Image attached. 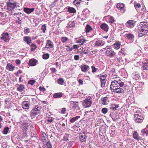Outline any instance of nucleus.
Returning <instances> with one entry per match:
<instances>
[{
  "instance_id": "nucleus-53",
  "label": "nucleus",
  "mask_w": 148,
  "mask_h": 148,
  "mask_svg": "<svg viewBox=\"0 0 148 148\" xmlns=\"http://www.w3.org/2000/svg\"><path fill=\"white\" fill-rule=\"evenodd\" d=\"M82 51L83 52H84V53H85V54H87L88 53V51H86V52H85V51H86V50L84 49L83 48V47H82Z\"/></svg>"
},
{
  "instance_id": "nucleus-54",
  "label": "nucleus",
  "mask_w": 148,
  "mask_h": 148,
  "mask_svg": "<svg viewBox=\"0 0 148 148\" xmlns=\"http://www.w3.org/2000/svg\"><path fill=\"white\" fill-rule=\"evenodd\" d=\"M78 105L77 104L75 103V104L74 106H73L72 108H75L77 107H78V109H79V107H78Z\"/></svg>"
},
{
  "instance_id": "nucleus-5",
  "label": "nucleus",
  "mask_w": 148,
  "mask_h": 148,
  "mask_svg": "<svg viewBox=\"0 0 148 148\" xmlns=\"http://www.w3.org/2000/svg\"><path fill=\"white\" fill-rule=\"evenodd\" d=\"M106 75L105 74L104 75H102L100 76V80L101 83V86L104 87L105 86V84L106 81Z\"/></svg>"
},
{
  "instance_id": "nucleus-61",
  "label": "nucleus",
  "mask_w": 148,
  "mask_h": 148,
  "mask_svg": "<svg viewBox=\"0 0 148 148\" xmlns=\"http://www.w3.org/2000/svg\"><path fill=\"white\" fill-rule=\"evenodd\" d=\"M51 71L54 73H55L56 72V69L55 68H51Z\"/></svg>"
},
{
  "instance_id": "nucleus-7",
  "label": "nucleus",
  "mask_w": 148,
  "mask_h": 148,
  "mask_svg": "<svg viewBox=\"0 0 148 148\" xmlns=\"http://www.w3.org/2000/svg\"><path fill=\"white\" fill-rule=\"evenodd\" d=\"M16 4L15 3H8L7 4V7L8 10H12L16 6Z\"/></svg>"
},
{
  "instance_id": "nucleus-63",
  "label": "nucleus",
  "mask_w": 148,
  "mask_h": 148,
  "mask_svg": "<svg viewBox=\"0 0 148 148\" xmlns=\"http://www.w3.org/2000/svg\"><path fill=\"white\" fill-rule=\"evenodd\" d=\"M113 55V54L112 53V51L110 53V55H108V56H109L111 57H112Z\"/></svg>"
},
{
  "instance_id": "nucleus-24",
  "label": "nucleus",
  "mask_w": 148,
  "mask_h": 148,
  "mask_svg": "<svg viewBox=\"0 0 148 148\" xmlns=\"http://www.w3.org/2000/svg\"><path fill=\"white\" fill-rule=\"evenodd\" d=\"M126 36L129 39H132L134 37V36L131 34H126Z\"/></svg>"
},
{
  "instance_id": "nucleus-59",
  "label": "nucleus",
  "mask_w": 148,
  "mask_h": 148,
  "mask_svg": "<svg viewBox=\"0 0 148 148\" xmlns=\"http://www.w3.org/2000/svg\"><path fill=\"white\" fill-rule=\"evenodd\" d=\"M37 108H35L33 109V110H35V111H37V112H39V111L38 110V109H37Z\"/></svg>"
},
{
  "instance_id": "nucleus-51",
  "label": "nucleus",
  "mask_w": 148,
  "mask_h": 148,
  "mask_svg": "<svg viewBox=\"0 0 148 148\" xmlns=\"http://www.w3.org/2000/svg\"><path fill=\"white\" fill-rule=\"evenodd\" d=\"M119 87H122L124 85V83L123 82H121L120 83L119 82Z\"/></svg>"
},
{
  "instance_id": "nucleus-4",
  "label": "nucleus",
  "mask_w": 148,
  "mask_h": 148,
  "mask_svg": "<svg viewBox=\"0 0 148 148\" xmlns=\"http://www.w3.org/2000/svg\"><path fill=\"white\" fill-rule=\"evenodd\" d=\"M143 119V117L138 114H136L134 115V119L136 123H139L142 122Z\"/></svg>"
},
{
  "instance_id": "nucleus-17",
  "label": "nucleus",
  "mask_w": 148,
  "mask_h": 148,
  "mask_svg": "<svg viewBox=\"0 0 148 148\" xmlns=\"http://www.w3.org/2000/svg\"><path fill=\"white\" fill-rule=\"evenodd\" d=\"M14 66L10 64H8L6 67L7 69L10 71H12L14 70Z\"/></svg>"
},
{
  "instance_id": "nucleus-34",
  "label": "nucleus",
  "mask_w": 148,
  "mask_h": 148,
  "mask_svg": "<svg viewBox=\"0 0 148 148\" xmlns=\"http://www.w3.org/2000/svg\"><path fill=\"white\" fill-rule=\"evenodd\" d=\"M143 69L144 70H148V63L147 62L145 63L143 67Z\"/></svg>"
},
{
  "instance_id": "nucleus-28",
  "label": "nucleus",
  "mask_w": 148,
  "mask_h": 148,
  "mask_svg": "<svg viewBox=\"0 0 148 148\" xmlns=\"http://www.w3.org/2000/svg\"><path fill=\"white\" fill-rule=\"evenodd\" d=\"M68 11L71 13H74L76 11L75 9L73 8L70 7L68 8Z\"/></svg>"
},
{
  "instance_id": "nucleus-22",
  "label": "nucleus",
  "mask_w": 148,
  "mask_h": 148,
  "mask_svg": "<svg viewBox=\"0 0 148 148\" xmlns=\"http://www.w3.org/2000/svg\"><path fill=\"white\" fill-rule=\"evenodd\" d=\"M24 40L25 41L27 42L28 44H29L30 43V42L31 41V40L29 37L26 36L24 38Z\"/></svg>"
},
{
  "instance_id": "nucleus-64",
  "label": "nucleus",
  "mask_w": 148,
  "mask_h": 148,
  "mask_svg": "<svg viewBox=\"0 0 148 148\" xmlns=\"http://www.w3.org/2000/svg\"><path fill=\"white\" fill-rule=\"evenodd\" d=\"M52 119H48L47 120V121L49 122H51L52 121Z\"/></svg>"
},
{
  "instance_id": "nucleus-23",
  "label": "nucleus",
  "mask_w": 148,
  "mask_h": 148,
  "mask_svg": "<svg viewBox=\"0 0 148 148\" xmlns=\"http://www.w3.org/2000/svg\"><path fill=\"white\" fill-rule=\"evenodd\" d=\"M25 87L24 86L22 85H20L17 88L18 90L20 92L23 91Z\"/></svg>"
},
{
  "instance_id": "nucleus-25",
  "label": "nucleus",
  "mask_w": 148,
  "mask_h": 148,
  "mask_svg": "<svg viewBox=\"0 0 148 148\" xmlns=\"http://www.w3.org/2000/svg\"><path fill=\"white\" fill-rule=\"evenodd\" d=\"M134 138L138 140H139L140 139L139 137L138 136V134L136 132H135L133 135Z\"/></svg>"
},
{
  "instance_id": "nucleus-47",
  "label": "nucleus",
  "mask_w": 148,
  "mask_h": 148,
  "mask_svg": "<svg viewBox=\"0 0 148 148\" xmlns=\"http://www.w3.org/2000/svg\"><path fill=\"white\" fill-rule=\"evenodd\" d=\"M29 32V29L27 28L24 30V32L25 34H27Z\"/></svg>"
},
{
  "instance_id": "nucleus-20",
  "label": "nucleus",
  "mask_w": 148,
  "mask_h": 148,
  "mask_svg": "<svg viewBox=\"0 0 148 148\" xmlns=\"http://www.w3.org/2000/svg\"><path fill=\"white\" fill-rule=\"evenodd\" d=\"M102 103L103 105H106L107 104L108 101V98L107 97H105L102 99Z\"/></svg>"
},
{
  "instance_id": "nucleus-19",
  "label": "nucleus",
  "mask_w": 148,
  "mask_h": 148,
  "mask_svg": "<svg viewBox=\"0 0 148 148\" xmlns=\"http://www.w3.org/2000/svg\"><path fill=\"white\" fill-rule=\"evenodd\" d=\"M86 40L84 39H82L78 40L77 41V43H80L81 44L79 45L80 46L81 45H84L83 44L86 43Z\"/></svg>"
},
{
  "instance_id": "nucleus-60",
  "label": "nucleus",
  "mask_w": 148,
  "mask_h": 148,
  "mask_svg": "<svg viewBox=\"0 0 148 148\" xmlns=\"http://www.w3.org/2000/svg\"><path fill=\"white\" fill-rule=\"evenodd\" d=\"M16 63L17 64H20V61L19 60H17L16 61Z\"/></svg>"
},
{
  "instance_id": "nucleus-56",
  "label": "nucleus",
  "mask_w": 148,
  "mask_h": 148,
  "mask_svg": "<svg viewBox=\"0 0 148 148\" xmlns=\"http://www.w3.org/2000/svg\"><path fill=\"white\" fill-rule=\"evenodd\" d=\"M118 107V106H115V107L114 106L111 107V108L113 110H116V108H117Z\"/></svg>"
},
{
  "instance_id": "nucleus-58",
  "label": "nucleus",
  "mask_w": 148,
  "mask_h": 148,
  "mask_svg": "<svg viewBox=\"0 0 148 148\" xmlns=\"http://www.w3.org/2000/svg\"><path fill=\"white\" fill-rule=\"evenodd\" d=\"M66 110L65 109V108H63L62 109V110H61V112L62 113H64L65 112Z\"/></svg>"
},
{
  "instance_id": "nucleus-31",
  "label": "nucleus",
  "mask_w": 148,
  "mask_h": 148,
  "mask_svg": "<svg viewBox=\"0 0 148 148\" xmlns=\"http://www.w3.org/2000/svg\"><path fill=\"white\" fill-rule=\"evenodd\" d=\"M38 113L39 112H38L37 111H35V110H32L31 113V116L32 117L34 116L35 115H36L37 114H38Z\"/></svg>"
},
{
  "instance_id": "nucleus-39",
  "label": "nucleus",
  "mask_w": 148,
  "mask_h": 148,
  "mask_svg": "<svg viewBox=\"0 0 148 148\" xmlns=\"http://www.w3.org/2000/svg\"><path fill=\"white\" fill-rule=\"evenodd\" d=\"M80 1V0H75L73 2V4L74 5L79 4Z\"/></svg>"
},
{
  "instance_id": "nucleus-10",
  "label": "nucleus",
  "mask_w": 148,
  "mask_h": 148,
  "mask_svg": "<svg viewBox=\"0 0 148 148\" xmlns=\"http://www.w3.org/2000/svg\"><path fill=\"white\" fill-rule=\"evenodd\" d=\"M22 106V108L24 109H28L29 107V104L26 101H24L23 102Z\"/></svg>"
},
{
  "instance_id": "nucleus-38",
  "label": "nucleus",
  "mask_w": 148,
  "mask_h": 148,
  "mask_svg": "<svg viewBox=\"0 0 148 148\" xmlns=\"http://www.w3.org/2000/svg\"><path fill=\"white\" fill-rule=\"evenodd\" d=\"M49 57V55L48 54H46L43 56V58L45 59H47Z\"/></svg>"
},
{
  "instance_id": "nucleus-26",
  "label": "nucleus",
  "mask_w": 148,
  "mask_h": 148,
  "mask_svg": "<svg viewBox=\"0 0 148 148\" xmlns=\"http://www.w3.org/2000/svg\"><path fill=\"white\" fill-rule=\"evenodd\" d=\"M92 30L91 27L88 25H87L86 26L85 28V31L86 32H89L90 31Z\"/></svg>"
},
{
  "instance_id": "nucleus-48",
  "label": "nucleus",
  "mask_w": 148,
  "mask_h": 148,
  "mask_svg": "<svg viewBox=\"0 0 148 148\" xmlns=\"http://www.w3.org/2000/svg\"><path fill=\"white\" fill-rule=\"evenodd\" d=\"M67 38L66 37H63L62 38V40L63 42H65L67 40Z\"/></svg>"
},
{
  "instance_id": "nucleus-42",
  "label": "nucleus",
  "mask_w": 148,
  "mask_h": 148,
  "mask_svg": "<svg viewBox=\"0 0 148 148\" xmlns=\"http://www.w3.org/2000/svg\"><path fill=\"white\" fill-rule=\"evenodd\" d=\"M111 51L110 49H108L106 52V53L107 55H110V53Z\"/></svg>"
},
{
  "instance_id": "nucleus-14",
  "label": "nucleus",
  "mask_w": 148,
  "mask_h": 148,
  "mask_svg": "<svg viewBox=\"0 0 148 148\" xmlns=\"http://www.w3.org/2000/svg\"><path fill=\"white\" fill-rule=\"evenodd\" d=\"M134 24V23L133 21L132 20H130L127 21V23L126 25L127 27L132 28Z\"/></svg>"
},
{
  "instance_id": "nucleus-2",
  "label": "nucleus",
  "mask_w": 148,
  "mask_h": 148,
  "mask_svg": "<svg viewBox=\"0 0 148 148\" xmlns=\"http://www.w3.org/2000/svg\"><path fill=\"white\" fill-rule=\"evenodd\" d=\"M92 103L90 99L87 98L84 101L82 104L84 107L86 108L90 106Z\"/></svg>"
},
{
  "instance_id": "nucleus-50",
  "label": "nucleus",
  "mask_w": 148,
  "mask_h": 148,
  "mask_svg": "<svg viewBox=\"0 0 148 148\" xmlns=\"http://www.w3.org/2000/svg\"><path fill=\"white\" fill-rule=\"evenodd\" d=\"M73 48L75 49H77L79 48V45H74L73 46Z\"/></svg>"
},
{
  "instance_id": "nucleus-62",
  "label": "nucleus",
  "mask_w": 148,
  "mask_h": 148,
  "mask_svg": "<svg viewBox=\"0 0 148 148\" xmlns=\"http://www.w3.org/2000/svg\"><path fill=\"white\" fill-rule=\"evenodd\" d=\"M79 84H83V82L81 79H79Z\"/></svg>"
},
{
  "instance_id": "nucleus-13",
  "label": "nucleus",
  "mask_w": 148,
  "mask_h": 148,
  "mask_svg": "<svg viewBox=\"0 0 148 148\" xmlns=\"http://www.w3.org/2000/svg\"><path fill=\"white\" fill-rule=\"evenodd\" d=\"M37 61L34 59L30 60L28 63L29 65L30 66H34L36 65Z\"/></svg>"
},
{
  "instance_id": "nucleus-43",
  "label": "nucleus",
  "mask_w": 148,
  "mask_h": 148,
  "mask_svg": "<svg viewBox=\"0 0 148 148\" xmlns=\"http://www.w3.org/2000/svg\"><path fill=\"white\" fill-rule=\"evenodd\" d=\"M42 29V32L43 33L45 32V30L46 29V26L45 25H43L41 28Z\"/></svg>"
},
{
  "instance_id": "nucleus-9",
  "label": "nucleus",
  "mask_w": 148,
  "mask_h": 148,
  "mask_svg": "<svg viewBox=\"0 0 148 148\" xmlns=\"http://www.w3.org/2000/svg\"><path fill=\"white\" fill-rule=\"evenodd\" d=\"M113 92H115L117 93H123L124 92V89L123 88H120V87L117 88V89L114 90H112Z\"/></svg>"
},
{
  "instance_id": "nucleus-32",
  "label": "nucleus",
  "mask_w": 148,
  "mask_h": 148,
  "mask_svg": "<svg viewBox=\"0 0 148 148\" xmlns=\"http://www.w3.org/2000/svg\"><path fill=\"white\" fill-rule=\"evenodd\" d=\"M68 25V27H73L75 26V23L73 21H70L69 22Z\"/></svg>"
},
{
  "instance_id": "nucleus-36",
  "label": "nucleus",
  "mask_w": 148,
  "mask_h": 148,
  "mask_svg": "<svg viewBox=\"0 0 148 148\" xmlns=\"http://www.w3.org/2000/svg\"><path fill=\"white\" fill-rule=\"evenodd\" d=\"M58 83L62 85L64 82V80L62 78H60L58 79Z\"/></svg>"
},
{
  "instance_id": "nucleus-30",
  "label": "nucleus",
  "mask_w": 148,
  "mask_h": 148,
  "mask_svg": "<svg viewBox=\"0 0 148 148\" xmlns=\"http://www.w3.org/2000/svg\"><path fill=\"white\" fill-rule=\"evenodd\" d=\"M80 118V116H76L75 117L73 118L71 120L70 122L71 123H73L77 120L79 118Z\"/></svg>"
},
{
  "instance_id": "nucleus-46",
  "label": "nucleus",
  "mask_w": 148,
  "mask_h": 148,
  "mask_svg": "<svg viewBox=\"0 0 148 148\" xmlns=\"http://www.w3.org/2000/svg\"><path fill=\"white\" fill-rule=\"evenodd\" d=\"M35 82V81L34 80H31L30 81H29L28 83L29 84L32 85Z\"/></svg>"
},
{
  "instance_id": "nucleus-16",
  "label": "nucleus",
  "mask_w": 148,
  "mask_h": 148,
  "mask_svg": "<svg viewBox=\"0 0 148 148\" xmlns=\"http://www.w3.org/2000/svg\"><path fill=\"white\" fill-rule=\"evenodd\" d=\"M53 47V45L51 43V41L49 40H47L45 47V48H49L52 47Z\"/></svg>"
},
{
  "instance_id": "nucleus-52",
  "label": "nucleus",
  "mask_w": 148,
  "mask_h": 148,
  "mask_svg": "<svg viewBox=\"0 0 148 148\" xmlns=\"http://www.w3.org/2000/svg\"><path fill=\"white\" fill-rule=\"evenodd\" d=\"M92 72L93 73L95 72L96 71V68L94 66H92Z\"/></svg>"
},
{
  "instance_id": "nucleus-11",
  "label": "nucleus",
  "mask_w": 148,
  "mask_h": 148,
  "mask_svg": "<svg viewBox=\"0 0 148 148\" xmlns=\"http://www.w3.org/2000/svg\"><path fill=\"white\" fill-rule=\"evenodd\" d=\"M79 136V139L81 142H84L86 140L85 138L86 137V135L85 134H80Z\"/></svg>"
},
{
  "instance_id": "nucleus-3",
  "label": "nucleus",
  "mask_w": 148,
  "mask_h": 148,
  "mask_svg": "<svg viewBox=\"0 0 148 148\" xmlns=\"http://www.w3.org/2000/svg\"><path fill=\"white\" fill-rule=\"evenodd\" d=\"M119 87V81H117L115 80L112 82L110 86V88L112 90L117 89V88Z\"/></svg>"
},
{
  "instance_id": "nucleus-57",
  "label": "nucleus",
  "mask_w": 148,
  "mask_h": 148,
  "mask_svg": "<svg viewBox=\"0 0 148 148\" xmlns=\"http://www.w3.org/2000/svg\"><path fill=\"white\" fill-rule=\"evenodd\" d=\"M39 88H40V91H45V89L43 87H40Z\"/></svg>"
},
{
  "instance_id": "nucleus-27",
  "label": "nucleus",
  "mask_w": 148,
  "mask_h": 148,
  "mask_svg": "<svg viewBox=\"0 0 148 148\" xmlns=\"http://www.w3.org/2000/svg\"><path fill=\"white\" fill-rule=\"evenodd\" d=\"M120 44L119 42H116L114 45V47L115 49H118L120 48Z\"/></svg>"
},
{
  "instance_id": "nucleus-44",
  "label": "nucleus",
  "mask_w": 148,
  "mask_h": 148,
  "mask_svg": "<svg viewBox=\"0 0 148 148\" xmlns=\"http://www.w3.org/2000/svg\"><path fill=\"white\" fill-rule=\"evenodd\" d=\"M147 34H145V32H141L140 33L138 34V36L139 37H141L143 35H145Z\"/></svg>"
},
{
  "instance_id": "nucleus-8",
  "label": "nucleus",
  "mask_w": 148,
  "mask_h": 148,
  "mask_svg": "<svg viewBox=\"0 0 148 148\" xmlns=\"http://www.w3.org/2000/svg\"><path fill=\"white\" fill-rule=\"evenodd\" d=\"M124 7V5L121 3H118L116 5L117 8L121 10V12H122L123 13L124 12L123 8Z\"/></svg>"
},
{
  "instance_id": "nucleus-21",
  "label": "nucleus",
  "mask_w": 148,
  "mask_h": 148,
  "mask_svg": "<svg viewBox=\"0 0 148 148\" xmlns=\"http://www.w3.org/2000/svg\"><path fill=\"white\" fill-rule=\"evenodd\" d=\"M62 96V93H55L53 95V97L54 98L61 97Z\"/></svg>"
},
{
  "instance_id": "nucleus-41",
  "label": "nucleus",
  "mask_w": 148,
  "mask_h": 148,
  "mask_svg": "<svg viewBox=\"0 0 148 148\" xmlns=\"http://www.w3.org/2000/svg\"><path fill=\"white\" fill-rule=\"evenodd\" d=\"M102 111L103 113L106 114L107 112V109L106 108H103L102 109Z\"/></svg>"
},
{
  "instance_id": "nucleus-37",
  "label": "nucleus",
  "mask_w": 148,
  "mask_h": 148,
  "mask_svg": "<svg viewBox=\"0 0 148 148\" xmlns=\"http://www.w3.org/2000/svg\"><path fill=\"white\" fill-rule=\"evenodd\" d=\"M31 50L32 51H33L35 50V49H36V47L35 45L34 44H32L31 45Z\"/></svg>"
},
{
  "instance_id": "nucleus-6",
  "label": "nucleus",
  "mask_w": 148,
  "mask_h": 148,
  "mask_svg": "<svg viewBox=\"0 0 148 148\" xmlns=\"http://www.w3.org/2000/svg\"><path fill=\"white\" fill-rule=\"evenodd\" d=\"M1 39L4 40L5 42L8 41L10 39L8 34L7 33L3 34L2 37H1Z\"/></svg>"
},
{
  "instance_id": "nucleus-18",
  "label": "nucleus",
  "mask_w": 148,
  "mask_h": 148,
  "mask_svg": "<svg viewBox=\"0 0 148 148\" xmlns=\"http://www.w3.org/2000/svg\"><path fill=\"white\" fill-rule=\"evenodd\" d=\"M101 27L105 31H107L108 29V27L107 25L104 23L101 25Z\"/></svg>"
},
{
  "instance_id": "nucleus-15",
  "label": "nucleus",
  "mask_w": 148,
  "mask_h": 148,
  "mask_svg": "<svg viewBox=\"0 0 148 148\" xmlns=\"http://www.w3.org/2000/svg\"><path fill=\"white\" fill-rule=\"evenodd\" d=\"M81 69L82 71L85 72L87 71L89 69V66L86 65H83L81 66Z\"/></svg>"
},
{
  "instance_id": "nucleus-49",
  "label": "nucleus",
  "mask_w": 148,
  "mask_h": 148,
  "mask_svg": "<svg viewBox=\"0 0 148 148\" xmlns=\"http://www.w3.org/2000/svg\"><path fill=\"white\" fill-rule=\"evenodd\" d=\"M47 148H51V144L49 143H48L47 144Z\"/></svg>"
},
{
  "instance_id": "nucleus-33",
  "label": "nucleus",
  "mask_w": 148,
  "mask_h": 148,
  "mask_svg": "<svg viewBox=\"0 0 148 148\" xmlns=\"http://www.w3.org/2000/svg\"><path fill=\"white\" fill-rule=\"evenodd\" d=\"M104 45V43H103L102 42L101 43V42L100 41H96L95 43V45Z\"/></svg>"
},
{
  "instance_id": "nucleus-45",
  "label": "nucleus",
  "mask_w": 148,
  "mask_h": 148,
  "mask_svg": "<svg viewBox=\"0 0 148 148\" xmlns=\"http://www.w3.org/2000/svg\"><path fill=\"white\" fill-rule=\"evenodd\" d=\"M109 22L110 23H113L114 21V19L112 17H111L109 18Z\"/></svg>"
},
{
  "instance_id": "nucleus-40",
  "label": "nucleus",
  "mask_w": 148,
  "mask_h": 148,
  "mask_svg": "<svg viewBox=\"0 0 148 148\" xmlns=\"http://www.w3.org/2000/svg\"><path fill=\"white\" fill-rule=\"evenodd\" d=\"M142 133L144 135H145V136L147 135V130L146 129H143L142 131Z\"/></svg>"
},
{
  "instance_id": "nucleus-35",
  "label": "nucleus",
  "mask_w": 148,
  "mask_h": 148,
  "mask_svg": "<svg viewBox=\"0 0 148 148\" xmlns=\"http://www.w3.org/2000/svg\"><path fill=\"white\" fill-rule=\"evenodd\" d=\"M8 130L9 128L8 127H6L5 128L3 131V134H6L8 133Z\"/></svg>"
},
{
  "instance_id": "nucleus-55",
  "label": "nucleus",
  "mask_w": 148,
  "mask_h": 148,
  "mask_svg": "<svg viewBox=\"0 0 148 148\" xmlns=\"http://www.w3.org/2000/svg\"><path fill=\"white\" fill-rule=\"evenodd\" d=\"M74 59L75 60H77L79 59V57L78 56L75 55L74 56Z\"/></svg>"
},
{
  "instance_id": "nucleus-12",
  "label": "nucleus",
  "mask_w": 148,
  "mask_h": 148,
  "mask_svg": "<svg viewBox=\"0 0 148 148\" xmlns=\"http://www.w3.org/2000/svg\"><path fill=\"white\" fill-rule=\"evenodd\" d=\"M34 10V8H25L24 9V11L27 14H29L33 12Z\"/></svg>"
},
{
  "instance_id": "nucleus-1",
  "label": "nucleus",
  "mask_w": 148,
  "mask_h": 148,
  "mask_svg": "<svg viewBox=\"0 0 148 148\" xmlns=\"http://www.w3.org/2000/svg\"><path fill=\"white\" fill-rule=\"evenodd\" d=\"M148 24L146 22H141L138 25V27L140 32H145V34H147L148 31Z\"/></svg>"
},
{
  "instance_id": "nucleus-29",
  "label": "nucleus",
  "mask_w": 148,
  "mask_h": 148,
  "mask_svg": "<svg viewBox=\"0 0 148 148\" xmlns=\"http://www.w3.org/2000/svg\"><path fill=\"white\" fill-rule=\"evenodd\" d=\"M134 6L136 9L137 10V9L140 8L141 7L140 5L138 3L136 2H135L134 3Z\"/></svg>"
}]
</instances>
